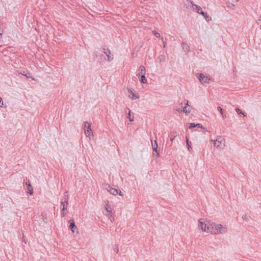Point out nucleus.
<instances>
[{
  "label": "nucleus",
  "instance_id": "8",
  "mask_svg": "<svg viewBox=\"0 0 261 261\" xmlns=\"http://www.w3.org/2000/svg\"><path fill=\"white\" fill-rule=\"evenodd\" d=\"M146 74V70L144 66L141 65L139 67L138 69V77H140L143 76Z\"/></svg>",
  "mask_w": 261,
  "mask_h": 261
},
{
  "label": "nucleus",
  "instance_id": "9",
  "mask_svg": "<svg viewBox=\"0 0 261 261\" xmlns=\"http://www.w3.org/2000/svg\"><path fill=\"white\" fill-rule=\"evenodd\" d=\"M191 4L192 5V9L196 11L198 13L201 14V12H203L202 11L201 7H200V6H198L196 5H195L193 3H191Z\"/></svg>",
  "mask_w": 261,
  "mask_h": 261
},
{
  "label": "nucleus",
  "instance_id": "23",
  "mask_svg": "<svg viewBox=\"0 0 261 261\" xmlns=\"http://www.w3.org/2000/svg\"><path fill=\"white\" fill-rule=\"evenodd\" d=\"M195 126H196V124H194L193 123H191L189 124V128H192L194 127Z\"/></svg>",
  "mask_w": 261,
  "mask_h": 261
},
{
  "label": "nucleus",
  "instance_id": "26",
  "mask_svg": "<svg viewBox=\"0 0 261 261\" xmlns=\"http://www.w3.org/2000/svg\"><path fill=\"white\" fill-rule=\"evenodd\" d=\"M154 35L156 37H160V35L159 33H157V32H155L154 33Z\"/></svg>",
  "mask_w": 261,
  "mask_h": 261
},
{
  "label": "nucleus",
  "instance_id": "12",
  "mask_svg": "<svg viewBox=\"0 0 261 261\" xmlns=\"http://www.w3.org/2000/svg\"><path fill=\"white\" fill-rule=\"evenodd\" d=\"M26 185L28 186V189L29 194L31 195H33V188H32V187L30 181L27 182H26Z\"/></svg>",
  "mask_w": 261,
  "mask_h": 261
},
{
  "label": "nucleus",
  "instance_id": "28",
  "mask_svg": "<svg viewBox=\"0 0 261 261\" xmlns=\"http://www.w3.org/2000/svg\"><path fill=\"white\" fill-rule=\"evenodd\" d=\"M2 99L1 97H0V107H1L2 105H3V102H2Z\"/></svg>",
  "mask_w": 261,
  "mask_h": 261
},
{
  "label": "nucleus",
  "instance_id": "13",
  "mask_svg": "<svg viewBox=\"0 0 261 261\" xmlns=\"http://www.w3.org/2000/svg\"><path fill=\"white\" fill-rule=\"evenodd\" d=\"M201 14L205 18L207 21H210L212 20V18L207 14V13L201 12Z\"/></svg>",
  "mask_w": 261,
  "mask_h": 261
},
{
  "label": "nucleus",
  "instance_id": "20",
  "mask_svg": "<svg viewBox=\"0 0 261 261\" xmlns=\"http://www.w3.org/2000/svg\"><path fill=\"white\" fill-rule=\"evenodd\" d=\"M186 142H187V146L189 150H191L192 149V148L191 146V142L189 141L188 138L186 137Z\"/></svg>",
  "mask_w": 261,
  "mask_h": 261
},
{
  "label": "nucleus",
  "instance_id": "22",
  "mask_svg": "<svg viewBox=\"0 0 261 261\" xmlns=\"http://www.w3.org/2000/svg\"><path fill=\"white\" fill-rule=\"evenodd\" d=\"M128 115H129L128 118H129V120L130 121H133L134 120V116L132 117L130 111H129Z\"/></svg>",
  "mask_w": 261,
  "mask_h": 261
},
{
  "label": "nucleus",
  "instance_id": "15",
  "mask_svg": "<svg viewBox=\"0 0 261 261\" xmlns=\"http://www.w3.org/2000/svg\"><path fill=\"white\" fill-rule=\"evenodd\" d=\"M153 150L157 153V155H159V153L158 151V144L156 141H154V144H152Z\"/></svg>",
  "mask_w": 261,
  "mask_h": 261
},
{
  "label": "nucleus",
  "instance_id": "16",
  "mask_svg": "<svg viewBox=\"0 0 261 261\" xmlns=\"http://www.w3.org/2000/svg\"><path fill=\"white\" fill-rule=\"evenodd\" d=\"M67 205H68V201H66L64 202H61V206H62V210L63 211H65L67 210Z\"/></svg>",
  "mask_w": 261,
  "mask_h": 261
},
{
  "label": "nucleus",
  "instance_id": "25",
  "mask_svg": "<svg viewBox=\"0 0 261 261\" xmlns=\"http://www.w3.org/2000/svg\"><path fill=\"white\" fill-rule=\"evenodd\" d=\"M236 112L239 113V114H243L242 112H241V111L239 109H236Z\"/></svg>",
  "mask_w": 261,
  "mask_h": 261
},
{
  "label": "nucleus",
  "instance_id": "31",
  "mask_svg": "<svg viewBox=\"0 0 261 261\" xmlns=\"http://www.w3.org/2000/svg\"><path fill=\"white\" fill-rule=\"evenodd\" d=\"M107 56H108V59H109V55H107Z\"/></svg>",
  "mask_w": 261,
  "mask_h": 261
},
{
  "label": "nucleus",
  "instance_id": "11",
  "mask_svg": "<svg viewBox=\"0 0 261 261\" xmlns=\"http://www.w3.org/2000/svg\"><path fill=\"white\" fill-rule=\"evenodd\" d=\"M191 111V109L188 104V101H187L186 106L183 108V112L185 113H189Z\"/></svg>",
  "mask_w": 261,
  "mask_h": 261
},
{
  "label": "nucleus",
  "instance_id": "2",
  "mask_svg": "<svg viewBox=\"0 0 261 261\" xmlns=\"http://www.w3.org/2000/svg\"><path fill=\"white\" fill-rule=\"evenodd\" d=\"M211 228L210 233L213 234L221 233L227 231L226 227L223 226L220 224H215L213 222H212Z\"/></svg>",
  "mask_w": 261,
  "mask_h": 261
},
{
  "label": "nucleus",
  "instance_id": "27",
  "mask_svg": "<svg viewBox=\"0 0 261 261\" xmlns=\"http://www.w3.org/2000/svg\"><path fill=\"white\" fill-rule=\"evenodd\" d=\"M196 126H198V127H199L200 128H203L202 125H201V124H199V123L196 124Z\"/></svg>",
  "mask_w": 261,
  "mask_h": 261
},
{
  "label": "nucleus",
  "instance_id": "14",
  "mask_svg": "<svg viewBox=\"0 0 261 261\" xmlns=\"http://www.w3.org/2000/svg\"><path fill=\"white\" fill-rule=\"evenodd\" d=\"M70 228L72 230V232H74L75 229H77V228L75 226L74 222L73 220L70 221Z\"/></svg>",
  "mask_w": 261,
  "mask_h": 261
},
{
  "label": "nucleus",
  "instance_id": "10",
  "mask_svg": "<svg viewBox=\"0 0 261 261\" xmlns=\"http://www.w3.org/2000/svg\"><path fill=\"white\" fill-rule=\"evenodd\" d=\"M106 210L107 211L106 215L108 217H112L113 213L111 206L109 204L106 205Z\"/></svg>",
  "mask_w": 261,
  "mask_h": 261
},
{
  "label": "nucleus",
  "instance_id": "18",
  "mask_svg": "<svg viewBox=\"0 0 261 261\" xmlns=\"http://www.w3.org/2000/svg\"><path fill=\"white\" fill-rule=\"evenodd\" d=\"M217 109L222 115L223 118L226 117V115L224 114V111H223V109L220 107H218Z\"/></svg>",
  "mask_w": 261,
  "mask_h": 261
},
{
  "label": "nucleus",
  "instance_id": "4",
  "mask_svg": "<svg viewBox=\"0 0 261 261\" xmlns=\"http://www.w3.org/2000/svg\"><path fill=\"white\" fill-rule=\"evenodd\" d=\"M91 123L86 122L84 124L85 134L87 137H90L93 135L91 129Z\"/></svg>",
  "mask_w": 261,
  "mask_h": 261
},
{
  "label": "nucleus",
  "instance_id": "30",
  "mask_svg": "<svg viewBox=\"0 0 261 261\" xmlns=\"http://www.w3.org/2000/svg\"><path fill=\"white\" fill-rule=\"evenodd\" d=\"M239 0H234V1H233V2H234V3H237L238 2Z\"/></svg>",
  "mask_w": 261,
  "mask_h": 261
},
{
  "label": "nucleus",
  "instance_id": "7",
  "mask_svg": "<svg viewBox=\"0 0 261 261\" xmlns=\"http://www.w3.org/2000/svg\"><path fill=\"white\" fill-rule=\"evenodd\" d=\"M108 191L112 195H117V194H119L120 196H122L123 195V193L121 191H119L117 189L115 188H113L112 187H110L109 189L108 190Z\"/></svg>",
  "mask_w": 261,
  "mask_h": 261
},
{
  "label": "nucleus",
  "instance_id": "3",
  "mask_svg": "<svg viewBox=\"0 0 261 261\" xmlns=\"http://www.w3.org/2000/svg\"><path fill=\"white\" fill-rule=\"evenodd\" d=\"M211 141L216 148H221L224 146V139L221 136H218L216 140H211Z\"/></svg>",
  "mask_w": 261,
  "mask_h": 261
},
{
  "label": "nucleus",
  "instance_id": "6",
  "mask_svg": "<svg viewBox=\"0 0 261 261\" xmlns=\"http://www.w3.org/2000/svg\"><path fill=\"white\" fill-rule=\"evenodd\" d=\"M128 96L133 100H136L139 98L138 94L133 89L128 90Z\"/></svg>",
  "mask_w": 261,
  "mask_h": 261
},
{
  "label": "nucleus",
  "instance_id": "1",
  "mask_svg": "<svg viewBox=\"0 0 261 261\" xmlns=\"http://www.w3.org/2000/svg\"><path fill=\"white\" fill-rule=\"evenodd\" d=\"M212 222L204 218L198 220V228L203 232L210 233Z\"/></svg>",
  "mask_w": 261,
  "mask_h": 261
},
{
  "label": "nucleus",
  "instance_id": "17",
  "mask_svg": "<svg viewBox=\"0 0 261 261\" xmlns=\"http://www.w3.org/2000/svg\"><path fill=\"white\" fill-rule=\"evenodd\" d=\"M140 81V82L142 83V84H146L147 83V79L145 77V75L143 76H141V77H138Z\"/></svg>",
  "mask_w": 261,
  "mask_h": 261
},
{
  "label": "nucleus",
  "instance_id": "21",
  "mask_svg": "<svg viewBox=\"0 0 261 261\" xmlns=\"http://www.w3.org/2000/svg\"><path fill=\"white\" fill-rule=\"evenodd\" d=\"M242 218L244 220H245L246 221H248L250 220V216L248 215L247 214H245L243 215Z\"/></svg>",
  "mask_w": 261,
  "mask_h": 261
},
{
  "label": "nucleus",
  "instance_id": "19",
  "mask_svg": "<svg viewBox=\"0 0 261 261\" xmlns=\"http://www.w3.org/2000/svg\"><path fill=\"white\" fill-rule=\"evenodd\" d=\"M173 134H172L170 136V139L171 141H173L177 136V133L176 132H173Z\"/></svg>",
  "mask_w": 261,
  "mask_h": 261
},
{
  "label": "nucleus",
  "instance_id": "29",
  "mask_svg": "<svg viewBox=\"0 0 261 261\" xmlns=\"http://www.w3.org/2000/svg\"><path fill=\"white\" fill-rule=\"evenodd\" d=\"M3 32L0 31V39L2 37Z\"/></svg>",
  "mask_w": 261,
  "mask_h": 261
},
{
  "label": "nucleus",
  "instance_id": "5",
  "mask_svg": "<svg viewBox=\"0 0 261 261\" xmlns=\"http://www.w3.org/2000/svg\"><path fill=\"white\" fill-rule=\"evenodd\" d=\"M197 77L202 84H208L210 79L203 74H197Z\"/></svg>",
  "mask_w": 261,
  "mask_h": 261
},
{
  "label": "nucleus",
  "instance_id": "24",
  "mask_svg": "<svg viewBox=\"0 0 261 261\" xmlns=\"http://www.w3.org/2000/svg\"><path fill=\"white\" fill-rule=\"evenodd\" d=\"M65 215H66V213H65V211H63V210H62L61 213V217H64Z\"/></svg>",
  "mask_w": 261,
  "mask_h": 261
}]
</instances>
